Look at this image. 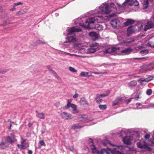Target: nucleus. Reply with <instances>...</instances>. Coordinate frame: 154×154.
Returning a JSON list of instances; mask_svg holds the SVG:
<instances>
[{"instance_id": "bb28decb", "label": "nucleus", "mask_w": 154, "mask_h": 154, "mask_svg": "<svg viewBox=\"0 0 154 154\" xmlns=\"http://www.w3.org/2000/svg\"><path fill=\"white\" fill-rule=\"evenodd\" d=\"M95 28L99 31H100L103 29V26L100 24H97L95 26Z\"/></svg>"}, {"instance_id": "09e8293b", "label": "nucleus", "mask_w": 154, "mask_h": 154, "mask_svg": "<svg viewBox=\"0 0 154 154\" xmlns=\"http://www.w3.org/2000/svg\"><path fill=\"white\" fill-rule=\"evenodd\" d=\"M56 77L57 79L60 83H62L63 82L61 79L58 75H57Z\"/></svg>"}, {"instance_id": "412c9836", "label": "nucleus", "mask_w": 154, "mask_h": 154, "mask_svg": "<svg viewBox=\"0 0 154 154\" xmlns=\"http://www.w3.org/2000/svg\"><path fill=\"white\" fill-rule=\"evenodd\" d=\"M84 126V125H80L79 124H74L71 126V128L72 129H79L82 128Z\"/></svg>"}, {"instance_id": "4c0bfd02", "label": "nucleus", "mask_w": 154, "mask_h": 154, "mask_svg": "<svg viewBox=\"0 0 154 154\" xmlns=\"http://www.w3.org/2000/svg\"><path fill=\"white\" fill-rule=\"evenodd\" d=\"M81 101L83 102H84V104L88 105L89 104L87 101L84 98H82L81 99Z\"/></svg>"}, {"instance_id": "423d86ee", "label": "nucleus", "mask_w": 154, "mask_h": 154, "mask_svg": "<svg viewBox=\"0 0 154 154\" xmlns=\"http://www.w3.org/2000/svg\"><path fill=\"white\" fill-rule=\"evenodd\" d=\"M97 17L101 19H103V17L102 16L100 15H95L94 18L91 17L89 18L85 21L86 23H88V25H86L87 26H88V27L85 28H88L90 23H94V22L96 20H97Z\"/></svg>"}, {"instance_id": "aec40b11", "label": "nucleus", "mask_w": 154, "mask_h": 154, "mask_svg": "<svg viewBox=\"0 0 154 154\" xmlns=\"http://www.w3.org/2000/svg\"><path fill=\"white\" fill-rule=\"evenodd\" d=\"M78 118L80 121L83 122H85L88 119L87 116L85 115H79Z\"/></svg>"}, {"instance_id": "2f4dec72", "label": "nucleus", "mask_w": 154, "mask_h": 154, "mask_svg": "<svg viewBox=\"0 0 154 154\" xmlns=\"http://www.w3.org/2000/svg\"><path fill=\"white\" fill-rule=\"evenodd\" d=\"M149 52V50L148 49H144L141 51L140 53L143 56L145 55L148 53Z\"/></svg>"}, {"instance_id": "39448f33", "label": "nucleus", "mask_w": 154, "mask_h": 154, "mask_svg": "<svg viewBox=\"0 0 154 154\" xmlns=\"http://www.w3.org/2000/svg\"><path fill=\"white\" fill-rule=\"evenodd\" d=\"M110 144L112 145L113 146H115L116 147V148H114L113 149H111L110 148H107V151H108V154H110V153L111 154H124V153L121 152L117 149H123L124 148V146L122 145L118 146L115 145H113L111 143L109 142Z\"/></svg>"}, {"instance_id": "473e14b6", "label": "nucleus", "mask_w": 154, "mask_h": 154, "mask_svg": "<svg viewBox=\"0 0 154 154\" xmlns=\"http://www.w3.org/2000/svg\"><path fill=\"white\" fill-rule=\"evenodd\" d=\"M136 105L137 106V109H140L142 108H145V106L142 105H141V104L140 103H137L136 104Z\"/></svg>"}, {"instance_id": "f257e3e1", "label": "nucleus", "mask_w": 154, "mask_h": 154, "mask_svg": "<svg viewBox=\"0 0 154 154\" xmlns=\"http://www.w3.org/2000/svg\"><path fill=\"white\" fill-rule=\"evenodd\" d=\"M99 9L100 11H99L98 9H95L94 11H92L89 12L88 14L90 15H95L96 14H105L109 13L111 10L110 7L108 4L105 3L99 7Z\"/></svg>"}, {"instance_id": "c9c22d12", "label": "nucleus", "mask_w": 154, "mask_h": 154, "mask_svg": "<svg viewBox=\"0 0 154 154\" xmlns=\"http://www.w3.org/2000/svg\"><path fill=\"white\" fill-rule=\"evenodd\" d=\"M99 46V44L95 42L91 44L90 46L91 48H98Z\"/></svg>"}, {"instance_id": "58836bf2", "label": "nucleus", "mask_w": 154, "mask_h": 154, "mask_svg": "<svg viewBox=\"0 0 154 154\" xmlns=\"http://www.w3.org/2000/svg\"><path fill=\"white\" fill-rule=\"evenodd\" d=\"M29 144L27 143H26L22 144V149H25L29 146Z\"/></svg>"}, {"instance_id": "774afa93", "label": "nucleus", "mask_w": 154, "mask_h": 154, "mask_svg": "<svg viewBox=\"0 0 154 154\" xmlns=\"http://www.w3.org/2000/svg\"><path fill=\"white\" fill-rule=\"evenodd\" d=\"M64 54H67V55H72V54H70V53H67V52H64Z\"/></svg>"}, {"instance_id": "c03bdc74", "label": "nucleus", "mask_w": 154, "mask_h": 154, "mask_svg": "<svg viewBox=\"0 0 154 154\" xmlns=\"http://www.w3.org/2000/svg\"><path fill=\"white\" fill-rule=\"evenodd\" d=\"M152 92V91L151 89L148 90L146 91V94L148 95H150Z\"/></svg>"}, {"instance_id": "5701e85b", "label": "nucleus", "mask_w": 154, "mask_h": 154, "mask_svg": "<svg viewBox=\"0 0 154 154\" xmlns=\"http://www.w3.org/2000/svg\"><path fill=\"white\" fill-rule=\"evenodd\" d=\"M137 84V81L135 80H133L128 83V86L131 88H132L135 87L136 85Z\"/></svg>"}, {"instance_id": "6e6d98bb", "label": "nucleus", "mask_w": 154, "mask_h": 154, "mask_svg": "<svg viewBox=\"0 0 154 154\" xmlns=\"http://www.w3.org/2000/svg\"><path fill=\"white\" fill-rule=\"evenodd\" d=\"M21 144L24 143L26 141V139H23V138H21Z\"/></svg>"}, {"instance_id": "c756f323", "label": "nucleus", "mask_w": 154, "mask_h": 154, "mask_svg": "<svg viewBox=\"0 0 154 154\" xmlns=\"http://www.w3.org/2000/svg\"><path fill=\"white\" fill-rule=\"evenodd\" d=\"M100 97H99V94H97L96 97L95 98V100H96L97 103H99L102 101L103 100L101 99H100Z\"/></svg>"}, {"instance_id": "7c9ffc66", "label": "nucleus", "mask_w": 154, "mask_h": 154, "mask_svg": "<svg viewBox=\"0 0 154 154\" xmlns=\"http://www.w3.org/2000/svg\"><path fill=\"white\" fill-rule=\"evenodd\" d=\"M26 9H22L20 11H18L16 13V15H20L21 14H23L26 13Z\"/></svg>"}, {"instance_id": "bf43d9fd", "label": "nucleus", "mask_w": 154, "mask_h": 154, "mask_svg": "<svg viewBox=\"0 0 154 154\" xmlns=\"http://www.w3.org/2000/svg\"><path fill=\"white\" fill-rule=\"evenodd\" d=\"M143 48L142 46H139L137 47V49L138 50H141Z\"/></svg>"}, {"instance_id": "4468645a", "label": "nucleus", "mask_w": 154, "mask_h": 154, "mask_svg": "<svg viewBox=\"0 0 154 154\" xmlns=\"http://www.w3.org/2000/svg\"><path fill=\"white\" fill-rule=\"evenodd\" d=\"M137 146L138 147L140 148H147L149 149L150 148L147 147V143L143 142H139L137 143Z\"/></svg>"}, {"instance_id": "f8f14e48", "label": "nucleus", "mask_w": 154, "mask_h": 154, "mask_svg": "<svg viewBox=\"0 0 154 154\" xmlns=\"http://www.w3.org/2000/svg\"><path fill=\"white\" fill-rule=\"evenodd\" d=\"M71 107L73 109L72 112V114H74L76 113H78L79 112V111L77 109L76 105L72 103L70 104L69 106H68L67 107H64V109H66L67 108L69 107Z\"/></svg>"}, {"instance_id": "1a4fd4ad", "label": "nucleus", "mask_w": 154, "mask_h": 154, "mask_svg": "<svg viewBox=\"0 0 154 154\" xmlns=\"http://www.w3.org/2000/svg\"><path fill=\"white\" fill-rule=\"evenodd\" d=\"M110 24L113 27L116 28L117 26H120V22L118 19H114L111 21Z\"/></svg>"}, {"instance_id": "052dcab7", "label": "nucleus", "mask_w": 154, "mask_h": 154, "mask_svg": "<svg viewBox=\"0 0 154 154\" xmlns=\"http://www.w3.org/2000/svg\"><path fill=\"white\" fill-rule=\"evenodd\" d=\"M143 92L142 91H138L137 94H138L139 95H141L142 94Z\"/></svg>"}, {"instance_id": "6e6552de", "label": "nucleus", "mask_w": 154, "mask_h": 154, "mask_svg": "<svg viewBox=\"0 0 154 154\" xmlns=\"http://www.w3.org/2000/svg\"><path fill=\"white\" fill-rule=\"evenodd\" d=\"M119 48L116 47H111L107 49L104 52V53H109L113 54L116 51L119 50Z\"/></svg>"}, {"instance_id": "393cba45", "label": "nucleus", "mask_w": 154, "mask_h": 154, "mask_svg": "<svg viewBox=\"0 0 154 154\" xmlns=\"http://www.w3.org/2000/svg\"><path fill=\"white\" fill-rule=\"evenodd\" d=\"M89 35L90 36L94 38V39H97L98 37V35L94 32H89Z\"/></svg>"}, {"instance_id": "680f3d73", "label": "nucleus", "mask_w": 154, "mask_h": 154, "mask_svg": "<svg viewBox=\"0 0 154 154\" xmlns=\"http://www.w3.org/2000/svg\"><path fill=\"white\" fill-rule=\"evenodd\" d=\"M17 146L18 147L20 148V149H22V144H21V145L20 144H17Z\"/></svg>"}, {"instance_id": "f3484780", "label": "nucleus", "mask_w": 154, "mask_h": 154, "mask_svg": "<svg viewBox=\"0 0 154 154\" xmlns=\"http://www.w3.org/2000/svg\"><path fill=\"white\" fill-rule=\"evenodd\" d=\"M134 27L133 26H130L127 29V35L129 36L131 35L134 32Z\"/></svg>"}, {"instance_id": "0eeeda50", "label": "nucleus", "mask_w": 154, "mask_h": 154, "mask_svg": "<svg viewBox=\"0 0 154 154\" xmlns=\"http://www.w3.org/2000/svg\"><path fill=\"white\" fill-rule=\"evenodd\" d=\"M60 116L62 119L65 120L70 119L73 118V116L71 114L65 112H62Z\"/></svg>"}, {"instance_id": "864d4df0", "label": "nucleus", "mask_w": 154, "mask_h": 154, "mask_svg": "<svg viewBox=\"0 0 154 154\" xmlns=\"http://www.w3.org/2000/svg\"><path fill=\"white\" fill-rule=\"evenodd\" d=\"M135 100H138L139 98H141V97H140V95H138V94H136L135 95Z\"/></svg>"}, {"instance_id": "f704fd0d", "label": "nucleus", "mask_w": 154, "mask_h": 154, "mask_svg": "<svg viewBox=\"0 0 154 154\" xmlns=\"http://www.w3.org/2000/svg\"><path fill=\"white\" fill-rule=\"evenodd\" d=\"M88 72H82L80 74V75L82 77H87L88 75Z\"/></svg>"}, {"instance_id": "dca6fc26", "label": "nucleus", "mask_w": 154, "mask_h": 154, "mask_svg": "<svg viewBox=\"0 0 154 154\" xmlns=\"http://www.w3.org/2000/svg\"><path fill=\"white\" fill-rule=\"evenodd\" d=\"M132 51L133 49L132 48H128L122 50L121 52L123 54L128 55L131 54Z\"/></svg>"}, {"instance_id": "20e7f679", "label": "nucleus", "mask_w": 154, "mask_h": 154, "mask_svg": "<svg viewBox=\"0 0 154 154\" xmlns=\"http://www.w3.org/2000/svg\"><path fill=\"white\" fill-rule=\"evenodd\" d=\"M90 142L91 143L90 144L91 149L92 150V153L93 154H108V151H107V148L106 149H102L100 151H99L94 145L93 143V140L92 139H90L89 140Z\"/></svg>"}, {"instance_id": "cd10ccee", "label": "nucleus", "mask_w": 154, "mask_h": 154, "mask_svg": "<svg viewBox=\"0 0 154 154\" xmlns=\"http://www.w3.org/2000/svg\"><path fill=\"white\" fill-rule=\"evenodd\" d=\"M144 69L146 71H149L152 70L154 69V67L151 66L150 65H149L147 66H145Z\"/></svg>"}, {"instance_id": "e2e57ef3", "label": "nucleus", "mask_w": 154, "mask_h": 154, "mask_svg": "<svg viewBox=\"0 0 154 154\" xmlns=\"http://www.w3.org/2000/svg\"><path fill=\"white\" fill-rule=\"evenodd\" d=\"M153 139L152 141V145L154 146V135L153 136Z\"/></svg>"}, {"instance_id": "e433bc0d", "label": "nucleus", "mask_w": 154, "mask_h": 154, "mask_svg": "<svg viewBox=\"0 0 154 154\" xmlns=\"http://www.w3.org/2000/svg\"><path fill=\"white\" fill-rule=\"evenodd\" d=\"M35 44L36 45H40L41 44H45V42H43L42 40H38L36 42Z\"/></svg>"}, {"instance_id": "a211bd4d", "label": "nucleus", "mask_w": 154, "mask_h": 154, "mask_svg": "<svg viewBox=\"0 0 154 154\" xmlns=\"http://www.w3.org/2000/svg\"><path fill=\"white\" fill-rule=\"evenodd\" d=\"M153 78L152 76H150L145 79H140L138 80V81L141 85H142L143 82H148L152 80Z\"/></svg>"}, {"instance_id": "79ce46f5", "label": "nucleus", "mask_w": 154, "mask_h": 154, "mask_svg": "<svg viewBox=\"0 0 154 154\" xmlns=\"http://www.w3.org/2000/svg\"><path fill=\"white\" fill-rule=\"evenodd\" d=\"M69 69L70 71L73 72H77V70H75L74 68L70 66L69 67Z\"/></svg>"}, {"instance_id": "4be33fe9", "label": "nucleus", "mask_w": 154, "mask_h": 154, "mask_svg": "<svg viewBox=\"0 0 154 154\" xmlns=\"http://www.w3.org/2000/svg\"><path fill=\"white\" fill-rule=\"evenodd\" d=\"M36 116L37 117L42 119H45V114L43 112L39 113L37 111H36Z\"/></svg>"}, {"instance_id": "c85d7f7f", "label": "nucleus", "mask_w": 154, "mask_h": 154, "mask_svg": "<svg viewBox=\"0 0 154 154\" xmlns=\"http://www.w3.org/2000/svg\"><path fill=\"white\" fill-rule=\"evenodd\" d=\"M9 146L7 143H1L0 144V147L2 149H4L8 147Z\"/></svg>"}, {"instance_id": "f03ea898", "label": "nucleus", "mask_w": 154, "mask_h": 154, "mask_svg": "<svg viewBox=\"0 0 154 154\" xmlns=\"http://www.w3.org/2000/svg\"><path fill=\"white\" fill-rule=\"evenodd\" d=\"M66 31L67 34L69 36L66 37V41L64 42V43L76 42L77 39L75 36V32H81V30L79 28H76L75 26H73L67 29Z\"/></svg>"}, {"instance_id": "13d9d810", "label": "nucleus", "mask_w": 154, "mask_h": 154, "mask_svg": "<svg viewBox=\"0 0 154 154\" xmlns=\"http://www.w3.org/2000/svg\"><path fill=\"white\" fill-rule=\"evenodd\" d=\"M145 57H142V58H134V60H142L143 59H144Z\"/></svg>"}, {"instance_id": "a878e982", "label": "nucleus", "mask_w": 154, "mask_h": 154, "mask_svg": "<svg viewBox=\"0 0 154 154\" xmlns=\"http://www.w3.org/2000/svg\"><path fill=\"white\" fill-rule=\"evenodd\" d=\"M99 50L98 48H91L88 49L87 52L88 53H94L96 52L97 50Z\"/></svg>"}, {"instance_id": "ddd939ff", "label": "nucleus", "mask_w": 154, "mask_h": 154, "mask_svg": "<svg viewBox=\"0 0 154 154\" xmlns=\"http://www.w3.org/2000/svg\"><path fill=\"white\" fill-rule=\"evenodd\" d=\"M74 23L75 24H79V25L82 27L85 28L88 27V26L82 23V20L81 19L78 18L74 20Z\"/></svg>"}, {"instance_id": "9d476101", "label": "nucleus", "mask_w": 154, "mask_h": 154, "mask_svg": "<svg viewBox=\"0 0 154 154\" xmlns=\"http://www.w3.org/2000/svg\"><path fill=\"white\" fill-rule=\"evenodd\" d=\"M153 27H154V23L152 21H148L145 26L144 30L146 31Z\"/></svg>"}, {"instance_id": "2eb2a0df", "label": "nucleus", "mask_w": 154, "mask_h": 154, "mask_svg": "<svg viewBox=\"0 0 154 154\" xmlns=\"http://www.w3.org/2000/svg\"><path fill=\"white\" fill-rule=\"evenodd\" d=\"M132 139V138L131 136H125L123 138V141L125 144L129 145L131 144Z\"/></svg>"}, {"instance_id": "a19ab883", "label": "nucleus", "mask_w": 154, "mask_h": 154, "mask_svg": "<svg viewBox=\"0 0 154 154\" xmlns=\"http://www.w3.org/2000/svg\"><path fill=\"white\" fill-rule=\"evenodd\" d=\"M110 93V91L109 90H108L107 91V94H99V97H105L106 96H107Z\"/></svg>"}, {"instance_id": "9b49d317", "label": "nucleus", "mask_w": 154, "mask_h": 154, "mask_svg": "<svg viewBox=\"0 0 154 154\" xmlns=\"http://www.w3.org/2000/svg\"><path fill=\"white\" fill-rule=\"evenodd\" d=\"M125 99V97H118L112 103V106L118 105L121 102Z\"/></svg>"}, {"instance_id": "603ef678", "label": "nucleus", "mask_w": 154, "mask_h": 154, "mask_svg": "<svg viewBox=\"0 0 154 154\" xmlns=\"http://www.w3.org/2000/svg\"><path fill=\"white\" fill-rule=\"evenodd\" d=\"M134 40H132L131 41H124L123 42V43L124 44H128L129 43H130L131 42H134Z\"/></svg>"}, {"instance_id": "a18cd8bd", "label": "nucleus", "mask_w": 154, "mask_h": 154, "mask_svg": "<svg viewBox=\"0 0 154 154\" xmlns=\"http://www.w3.org/2000/svg\"><path fill=\"white\" fill-rule=\"evenodd\" d=\"M50 71L55 77H56L57 75H58L56 72L52 69H50Z\"/></svg>"}, {"instance_id": "37998d69", "label": "nucleus", "mask_w": 154, "mask_h": 154, "mask_svg": "<svg viewBox=\"0 0 154 154\" xmlns=\"http://www.w3.org/2000/svg\"><path fill=\"white\" fill-rule=\"evenodd\" d=\"M8 69H0V73L4 74L5 73L7 72L8 71Z\"/></svg>"}, {"instance_id": "49530a36", "label": "nucleus", "mask_w": 154, "mask_h": 154, "mask_svg": "<svg viewBox=\"0 0 154 154\" xmlns=\"http://www.w3.org/2000/svg\"><path fill=\"white\" fill-rule=\"evenodd\" d=\"M39 143L40 144L41 146H45V143L43 140H40L39 141Z\"/></svg>"}, {"instance_id": "8fccbe9b", "label": "nucleus", "mask_w": 154, "mask_h": 154, "mask_svg": "<svg viewBox=\"0 0 154 154\" xmlns=\"http://www.w3.org/2000/svg\"><path fill=\"white\" fill-rule=\"evenodd\" d=\"M72 101V99H68L67 100V104L66 106V107H67L68 106H69L70 104H71L72 103H71V102Z\"/></svg>"}, {"instance_id": "3c124183", "label": "nucleus", "mask_w": 154, "mask_h": 154, "mask_svg": "<svg viewBox=\"0 0 154 154\" xmlns=\"http://www.w3.org/2000/svg\"><path fill=\"white\" fill-rule=\"evenodd\" d=\"M22 4L23 3L21 2H19L18 3H15L14 4V6H16L20 5H22Z\"/></svg>"}, {"instance_id": "69168bd1", "label": "nucleus", "mask_w": 154, "mask_h": 154, "mask_svg": "<svg viewBox=\"0 0 154 154\" xmlns=\"http://www.w3.org/2000/svg\"><path fill=\"white\" fill-rule=\"evenodd\" d=\"M69 149L70 151H73V147L72 146H70L69 147Z\"/></svg>"}, {"instance_id": "4d7b16f0", "label": "nucleus", "mask_w": 154, "mask_h": 154, "mask_svg": "<svg viewBox=\"0 0 154 154\" xmlns=\"http://www.w3.org/2000/svg\"><path fill=\"white\" fill-rule=\"evenodd\" d=\"M78 94L77 93H76L73 96V97L74 98H76L78 97Z\"/></svg>"}, {"instance_id": "338daca9", "label": "nucleus", "mask_w": 154, "mask_h": 154, "mask_svg": "<svg viewBox=\"0 0 154 154\" xmlns=\"http://www.w3.org/2000/svg\"><path fill=\"white\" fill-rule=\"evenodd\" d=\"M32 152L31 150H29L28 152V154H32Z\"/></svg>"}, {"instance_id": "72a5a7b5", "label": "nucleus", "mask_w": 154, "mask_h": 154, "mask_svg": "<svg viewBox=\"0 0 154 154\" xmlns=\"http://www.w3.org/2000/svg\"><path fill=\"white\" fill-rule=\"evenodd\" d=\"M153 0H145L144 2V7L146 8L148 6V2H152Z\"/></svg>"}, {"instance_id": "b1692460", "label": "nucleus", "mask_w": 154, "mask_h": 154, "mask_svg": "<svg viewBox=\"0 0 154 154\" xmlns=\"http://www.w3.org/2000/svg\"><path fill=\"white\" fill-rule=\"evenodd\" d=\"M134 21L133 20L130 19H127L126 22L125 23L124 25L127 26L129 25L133 24L134 23Z\"/></svg>"}, {"instance_id": "6ab92c4d", "label": "nucleus", "mask_w": 154, "mask_h": 154, "mask_svg": "<svg viewBox=\"0 0 154 154\" xmlns=\"http://www.w3.org/2000/svg\"><path fill=\"white\" fill-rule=\"evenodd\" d=\"M5 142L10 146L13 143L15 142V140L14 138L12 139L10 136H8L7 137Z\"/></svg>"}, {"instance_id": "ea45409f", "label": "nucleus", "mask_w": 154, "mask_h": 154, "mask_svg": "<svg viewBox=\"0 0 154 154\" xmlns=\"http://www.w3.org/2000/svg\"><path fill=\"white\" fill-rule=\"evenodd\" d=\"M99 107L100 109L102 110L105 109L106 108V105H99Z\"/></svg>"}, {"instance_id": "5fc2aeb1", "label": "nucleus", "mask_w": 154, "mask_h": 154, "mask_svg": "<svg viewBox=\"0 0 154 154\" xmlns=\"http://www.w3.org/2000/svg\"><path fill=\"white\" fill-rule=\"evenodd\" d=\"M150 137V135L149 134H146L144 136V138L146 139H148Z\"/></svg>"}, {"instance_id": "de8ad7c7", "label": "nucleus", "mask_w": 154, "mask_h": 154, "mask_svg": "<svg viewBox=\"0 0 154 154\" xmlns=\"http://www.w3.org/2000/svg\"><path fill=\"white\" fill-rule=\"evenodd\" d=\"M11 136H10L12 139L14 138L15 140V142L17 141V140L16 139L15 137V136L14 133H11L10 134Z\"/></svg>"}, {"instance_id": "7ed1b4c3", "label": "nucleus", "mask_w": 154, "mask_h": 154, "mask_svg": "<svg viewBox=\"0 0 154 154\" xmlns=\"http://www.w3.org/2000/svg\"><path fill=\"white\" fill-rule=\"evenodd\" d=\"M117 4L120 10H122L128 8L129 6L133 5L135 6H137L139 5V3L137 0H125L122 5H120L118 3H117Z\"/></svg>"}, {"instance_id": "0e129e2a", "label": "nucleus", "mask_w": 154, "mask_h": 154, "mask_svg": "<svg viewBox=\"0 0 154 154\" xmlns=\"http://www.w3.org/2000/svg\"><path fill=\"white\" fill-rule=\"evenodd\" d=\"M15 7V6H14V7H13V8H11V9H10V10L11 11H14L15 10V9H16Z\"/></svg>"}]
</instances>
